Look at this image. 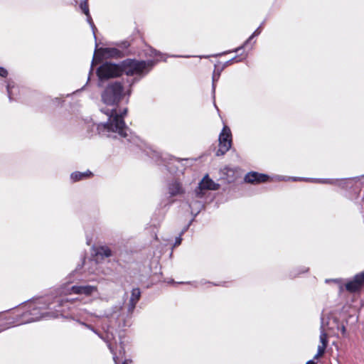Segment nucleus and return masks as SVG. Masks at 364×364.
<instances>
[{
	"label": "nucleus",
	"mask_w": 364,
	"mask_h": 364,
	"mask_svg": "<svg viewBox=\"0 0 364 364\" xmlns=\"http://www.w3.org/2000/svg\"><path fill=\"white\" fill-rule=\"evenodd\" d=\"M269 176L265 174L259 173L257 172H250L245 177V181L250 183H258L267 181Z\"/></svg>",
	"instance_id": "obj_10"
},
{
	"label": "nucleus",
	"mask_w": 364,
	"mask_h": 364,
	"mask_svg": "<svg viewBox=\"0 0 364 364\" xmlns=\"http://www.w3.org/2000/svg\"><path fill=\"white\" fill-rule=\"evenodd\" d=\"M121 348L122 349L119 350V355H122V357L124 353V349L122 348V347H121Z\"/></svg>",
	"instance_id": "obj_29"
},
{
	"label": "nucleus",
	"mask_w": 364,
	"mask_h": 364,
	"mask_svg": "<svg viewBox=\"0 0 364 364\" xmlns=\"http://www.w3.org/2000/svg\"><path fill=\"white\" fill-rule=\"evenodd\" d=\"M240 60H241V59H238V60H237V57H235V58H233L232 59L230 60L229 61H227V62H226V64H227V65H228V64L232 63V62H234V61L238 62V61H240Z\"/></svg>",
	"instance_id": "obj_24"
},
{
	"label": "nucleus",
	"mask_w": 364,
	"mask_h": 364,
	"mask_svg": "<svg viewBox=\"0 0 364 364\" xmlns=\"http://www.w3.org/2000/svg\"><path fill=\"white\" fill-rule=\"evenodd\" d=\"M132 361L130 360H124L122 364H129Z\"/></svg>",
	"instance_id": "obj_28"
},
{
	"label": "nucleus",
	"mask_w": 364,
	"mask_h": 364,
	"mask_svg": "<svg viewBox=\"0 0 364 364\" xmlns=\"http://www.w3.org/2000/svg\"><path fill=\"white\" fill-rule=\"evenodd\" d=\"M313 181L321 183H331L332 181L330 179H312Z\"/></svg>",
	"instance_id": "obj_21"
},
{
	"label": "nucleus",
	"mask_w": 364,
	"mask_h": 364,
	"mask_svg": "<svg viewBox=\"0 0 364 364\" xmlns=\"http://www.w3.org/2000/svg\"><path fill=\"white\" fill-rule=\"evenodd\" d=\"M92 175V172L90 171H87L85 172H73L70 175V178L73 181H77L80 180H82L84 178H87Z\"/></svg>",
	"instance_id": "obj_13"
},
{
	"label": "nucleus",
	"mask_w": 364,
	"mask_h": 364,
	"mask_svg": "<svg viewBox=\"0 0 364 364\" xmlns=\"http://www.w3.org/2000/svg\"><path fill=\"white\" fill-rule=\"evenodd\" d=\"M31 314L33 317H32L30 320H28V321H25V323L36 321H38V320H39L40 318H42L41 314H40L37 311V309H36L35 307H33V308L32 311L31 312Z\"/></svg>",
	"instance_id": "obj_19"
},
{
	"label": "nucleus",
	"mask_w": 364,
	"mask_h": 364,
	"mask_svg": "<svg viewBox=\"0 0 364 364\" xmlns=\"http://www.w3.org/2000/svg\"><path fill=\"white\" fill-rule=\"evenodd\" d=\"M219 185L215 183L212 179H210L208 175L205 176L201 181L198 184V188L196 190V196L199 198L203 196L204 191L208 190H218Z\"/></svg>",
	"instance_id": "obj_7"
},
{
	"label": "nucleus",
	"mask_w": 364,
	"mask_h": 364,
	"mask_svg": "<svg viewBox=\"0 0 364 364\" xmlns=\"http://www.w3.org/2000/svg\"><path fill=\"white\" fill-rule=\"evenodd\" d=\"M123 70L121 66L110 63L102 64L97 70V75L100 80L119 76Z\"/></svg>",
	"instance_id": "obj_5"
},
{
	"label": "nucleus",
	"mask_w": 364,
	"mask_h": 364,
	"mask_svg": "<svg viewBox=\"0 0 364 364\" xmlns=\"http://www.w3.org/2000/svg\"><path fill=\"white\" fill-rule=\"evenodd\" d=\"M184 192L181 184L178 181H173L169 184L168 193L171 196L183 194Z\"/></svg>",
	"instance_id": "obj_12"
},
{
	"label": "nucleus",
	"mask_w": 364,
	"mask_h": 364,
	"mask_svg": "<svg viewBox=\"0 0 364 364\" xmlns=\"http://www.w3.org/2000/svg\"><path fill=\"white\" fill-rule=\"evenodd\" d=\"M260 33L261 27L259 26L254 31L252 36L244 43V44L242 46L237 48L234 52H238L240 50L242 49L255 36H258Z\"/></svg>",
	"instance_id": "obj_18"
},
{
	"label": "nucleus",
	"mask_w": 364,
	"mask_h": 364,
	"mask_svg": "<svg viewBox=\"0 0 364 364\" xmlns=\"http://www.w3.org/2000/svg\"><path fill=\"white\" fill-rule=\"evenodd\" d=\"M98 292L97 286L85 284V285H73L71 287H68L62 290V294L65 295L68 294H79L84 295L85 296H91Z\"/></svg>",
	"instance_id": "obj_4"
},
{
	"label": "nucleus",
	"mask_w": 364,
	"mask_h": 364,
	"mask_svg": "<svg viewBox=\"0 0 364 364\" xmlns=\"http://www.w3.org/2000/svg\"><path fill=\"white\" fill-rule=\"evenodd\" d=\"M364 284V271L356 274L353 279L346 284V289L350 292L359 290Z\"/></svg>",
	"instance_id": "obj_9"
},
{
	"label": "nucleus",
	"mask_w": 364,
	"mask_h": 364,
	"mask_svg": "<svg viewBox=\"0 0 364 364\" xmlns=\"http://www.w3.org/2000/svg\"><path fill=\"white\" fill-rule=\"evenodd\" d=\"M97 254L102 257H109L112 256V250L107 246H101L97 249Z\"/></svg>",
	"instance_id": "obj_16"
},
{
	"label": "nucleus",
	"mask_w": 364,
	"mask_h": 364,
	"mask_svg": "<svg viewBox=\"0 0 364 364\" xmlns=\"http://www.w3.org/2000/svg\"><path fill=\"white\" fill-rule=\"evenodd\" d=\"M156 63L154 60L138 61L129 60L124 63V70L127 75L146 74Z\"/></svg>",
	"instance_id": "obj_3"
},
{
	"label": "nucleus",
	"mask_w": 364,
	"mask_h": 364,
	"mask_svg": "<svg viewBox=\"0 0 364 364\" xmlns=\"http://www.w3.org/2000/svg\"><path fill=\"white\" fill-rule=\"evenodd\" d=\"M152 54L154 57H158V56L160 57L159 58H157L156 61L163 60V56L164 55L163 54H161L160 53H159L158 51H156L155 50L152 51Z\"/></svg>",
	"instance_id": "obj_22"
},
{
	"label": "nucleus",
	"mask_w": 364,
	"mask_h": 364,
	"mask_svg": "<svg viewBox=\"0 0 364 364\" xmlns=\"http://www.w3.org/2000/svg\"><path fill=\"white\" fill-rule=\"evenodd\" d=\"M219 149L217 151V156L224 155L231 147L232 134L228 126H224L219 135Z\"/></svg>",
	"instance_id": "obj_6"
},
{
	"label": "nucleus",
	"mask_w": 364,
	"mask_h": 364,
	"mask_svg": "<svg viewBox=\"0 0 364 364\" xmlns=\"http://www.w3.org/2000/svg\"><path fill=\"white\" fill-rule=\"evenodd\" d=\"M8 74V72L6 69L4 68L0 67V76L1 77H6Z\"/></svg>",
	"instance_id": "obj_23"
},
{
	"label": "nucleus",
	"mask_w": 364,
	"mask_h": 364,
	"mask_svg": "<svg viewBox=\"0 0 364 364\" xmlns=\"http://www.w3.org/2000/svg\"><path fill=\"white\" fill-rule=\"evenodd\" d=\"M107 117V122L100 123L97 126L100 134L111 136L112 134H117L119 136L127 138L129 136V128L123 119L127 113V109H124L119 114L117 109H101Z\"/></svg>",
	"instance_id": "obj_1"
},
{
	"label": "nucleus",
	"mask_w": 364,
	"mask_h": 364,
	"mask_svg": "<svg viewBox=\"0 0 364 364\" xmlns=\"http://www.w3.org/2000/svg\"><path fill=\"white\" fill-rule=\"evenodd\" d=\"M12 87H14V86H11V85L10 83H9L7 85L6 89H7L8 96H9V98L10 100H11L13 99L12 90H11Z\"/></svg>",
	"instance_id": "obj_20"
},
{
	"label": "nucleus",
	"mask_w": 364,
	"mask_h": 364,
	"mask_svg": "<svg viewBox=\"0 0 364 364\" xmlns=\"http://www.w3.org/2000/svg\"><path fill=\"white\" fill-rule=\"evenodd\" d=\"M141 295V291L139 289L135 288L132 291V295L130 297L129 302L132 304V309L135 308L136 304L139 301Z\"/></svg>",
	"instance_id": "obj_15"
},
{
	"label": "nucleus",
	"mask_w": 364,
	"mask_h": 364,
	"mask_svg": "<svg viewBox=\"0 0 364 364\" xmlns=\"http://www.w3.org/2000/svg\"><path fill=\"white\" fill-rule=\"evenodd\" d=\"M213 82H215V76H213ZM213 91H214V90H215V85H213Z\"/></svg>",
	"instance_id": "obj_32"
},
{
	"label": "nucleus",
	"mask_w": 364,
	"mask_h": 364,
	"mask_svg": "<svg viewBox=\"0 0 364 364\" xmlns=\"http://www.w3.org/2000/svg\"><path fill=\"white\" fill-rule=\"evenodd\" d=\"M320 329H321V334L319 336V340H320L321 344L318 346L317 353L314 356V358H316V359L318 358L319 357L322 356L324 354L325 350L328 345V336L326 332V328H325V325H324V322H323V319L321 321Z\"/></svg>",
	"instance_id": "obj_8"
},
{
	"label": "nucleus",
	"mask_w": 364,
	"mask_h": 364,
	"mask_svg": "<svg viewBox=\"0 0 364 364\" xmlns=\"http://www.w3.org/2000/svg\"><path fill=\"white\" fill-rule=\"evenodd\" d=\"M80 8L82 9V11H83V13L87 16V21L88 23L90 24L91 27H92V31H93V34H95V27L92 21V18H91V16L90 15V13H89V9H88V5H87V0L82 1L81 4H80ZM95 36V35H94Z\"/></svg>",
	"instance_id": "obj_14"
},
{
	"label": "nucleus",
	"mask_w": 364,
	"mask_h": 364,
	"mask_svg": "<svg viewBox=\"0 0 364 364\" xmlns=\"http://www.w3.org/2000/svg\"><path fill=\"white\" fill-rule=\"evenodd\" d=\"M181 237H176L174 246L179 245L181 244Z\"/></svg>",
	"instance_id": "obj_26"
},
{
	"label": "nucleus",
	"mask_w": 364,
	"mask_h": 364,
	"mask_svg": "<svg viewBox=\"0 0 364 364\" xmlns=\"http://www.w3.org/2000/svg\"><path fill=\"white\" fill-rule=\"evenodd\" d=\"M82 325H84L85 326H86L87 328L92 330V331H94L95 333H97V331H95L90 325L88 324H86L85 323H81Z\"/></svg>",
	"instance_id": "obj_27"
},
{
	"label": "nucleus",
	"mask_w": 364,
	"mask_h": 364,
	"mask_svg": "<svg viewBox=\"0 0 364 364\" xmlns=\"http://www.w3.org/2000/svg\"><path fill=\"white\" fill-rule=\"evenodd\" d=\"M102 339L103 338L101 337ZM110 337L107 334L106 338H104V340L105 341V342L107 343V346H108V348H109L110 351L112 352V353L113 354V360H114V362L115 364H118L119 363V356L116 355V353L114 352V350L112 347V345H111V343H110Z\"/></svg>",
	"instance_id": "obj_17"
},
{
	"label": "nucleus",
	"mask_w": 364,
	"mask_h": 364,
	"mask_svg": "<svg viewBox=\"0 0 364 364\" xmlns=\"http://www.w3.org/2000/svg\"><path fill=\"white\" fill-rule=\"evenodd\" d=\"M97 52L105 58H120L122 53L115 48H100Z\"/></svg>",
	"instance_id": "obj_11"
},
{
	"label": "nucleus",
	"mask_w": 364,
	"mask_h": 364,
	"mask_svg": "<svg viewBox=\"0 0 364 364\" xmlns=\"http://www.w3.org/2000/svg\"><path fill=\"white\" fill-rule=\"evenodd\" d=\"M122 93L123 87L120 82L110 83L102 92V101L107 105H116L121 101Z\"/></svg>",
	"instance_id": "obj_2"
},
{
	"label": "nucleus",
	"mask_w": 364,
	"mask_h": 364,
	"mask_svg": "<svg viewBox=\"0 0 364 364\" xmlns=\"http://www.w3.org/2000/svg\"><path fill=\"white\" fill-rule=\"evenodd\" d=\"M306 364H316L315 362H314L313 360H309L306 363Z\"/></svg>",
	"instance_id": "obj_31"
},
{
	"label": "nucleus",
	"mask_w": 364,
	"mask_h": 364,
	"mask_svg": "<svg viewBox=\"0 0 364 364\" xmlns=\"http://www.w3.org/2000/svg\"><path fill=\"white\" fill-rule=\"evenodd\" d=\"M338 329L340 330L343 335L346 333V327L343 325L338 326Z\"/></svg>",
	"instance_id": "obj_25"
},
{
	"label": "nucleus",
	"mask_w": 364,
	"mask_h": 364,
	"mask_svg": "<svg viewBox=\"0 0 364 364\" xmlns=\"http://www.w3.org/2000/svg\"><path fill=\"white\" fill-rule=\"evenodd\" d=\"M129 310L131 311L134 310V309H132V304L130 302H129Z\"/></svg>",
	"instance_id": "obj_30"
}]
</instances>
